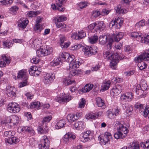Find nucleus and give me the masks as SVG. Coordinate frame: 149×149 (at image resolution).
Returning <instances> with one entry per match:
<instances>
[{"label": "nucleus", "instance_id": "nucleus-1", "mask_svg": "<svg viewBox=\"0 0 149 149\" xmlns=\"http://www.w3.org/2000/svg\"><path fill=\"white\" fill-rule=\"evenodd\" d=\"M103 55L105 58L108 60H110V66L112 69H115L117 63L119 62L120 58V55L118 53L113 54L111 53L109 51H104L103 53Z\"/></svg>", "mask_w": 149, "mask_h": 149}, {"label": "nucleus", "instance_id": "nucleus-2", "mask_svg": "<svg viewBox=\"0 0 149 149\" xmlns=\"http://www.w3.org/2000/svg\"><path fill=\"white\" fill-rule=\"evenodd\" d=\"M123 36V33L120 32L117 35H114L113 37V38H109L108 39V43L107 44V49L109 50L112 47V44L114 40L115 42H118L119 40L122 39Z\"/></svg>", "mask_w": 149, "mask_h": 149}, {"label": "nucleus", "instance_id": "nucleus-3", "mask_svg": "<svg viewBox=\"0 0 149 149\" xmlns=\"http://www.w3.org/2000/svg\"><path fill=\"white\" fill-rule=\"evenodd\" d=\"M53 51V49L49 47L40 48L36 51V54L38 57H42L47 56L51 54Z\"/></svg>", "mask_w": 149, "mask_h": 149}, {"label": "nucleus", "instance_id": "nucleus-4", "mask_svg": "<svg viewBox=\"0 0 149 149\" xmlns=\"http://www.w3.org/2000/svg\"><path fill=\"white\" fill-rule=\"evenodd\" d=\"M72 98V97L68 94H64L61 95L60 96L58 95L55 98V100L60 103L62 102H67L71 100Z\"/></svg>", "mask_w": 149, "mask_h": 149}, {"label": "nucleus", "instance_id": "nucleus-5", "mask_svg": "<svg viewBox=\"0 0 149 149\" xmlns=\"http://www.w3.org/2000/svg\"><path fill=\"white\" fill-rule=\"evenodd\" d=\"M19 105L16 103H9L7 107L8 111L10 113H15L20 111Z\"/></svg>", "mask_w": 149, "mask_h": 149}, {"label": "nucleus", "instance_id": "nucleus-6", "mask_svg": "<svg viewBox=\"0 0 149 149\" xmlns=\"http://www.w3.org/2000/svg\"><path fill=\"white\" fill-rule=\"evenodd\" d=\"M41 144L39 145V148L40 149H48L49 148L50 142L47 136H44L42 137L40 141Z\"/></svg>", "mask_w": 149, "mask_h": 149}, {"label": "nucleus", "instance_id": "nucleus-7", "mask_svg": "<svg viewBox=\"0 0 149 149\" xmlns=\"http://www.w3.org/2000/svg\"><path fill=\"white\" fill-rule=\"evenodd\" d=\"M100 142L102 145H105L109 141L110 139L112 138V136L111 134L108 132H106L104 134H102L101 136Z\"/></svg>", "mask_w": 149, "mask_h": 149}, {"label": "nucleus", "instance_id": "nucleus-8", "mask_svg": "<svg viewBox=\"0 0 149 149\" xmlns=\"http://www.w3.org/2000/svg\"><path fill=\"white\" fill-rule=\"evenodd\" d=\"M55 78L54 74L47 73L44 74L43 81L46 84L51 83Z\"/></svg>", "mask_w": 149, "mask_h": 149}, {"label": "nucleus", "instance_id": "nucleus-9", "mask_svg": "<svg viewBox=\"0 0 149 149\" xmlns=\"http://www.w3.org/2000/svg\"><path fill=\"white\" fill-rule=\"evenodd\" d=\"M115 125L117 126L118 132H121V133H123V135L125 137L127 135V134L128 132L127 128L123 125L118 121L117 122Z\"/></svg>", "mask_w": 149, "mask_h": 149}, {"label": "nucleus", "instance_id": "nucleus-10", "mask_svg": "<svg viewBox=\"0 0 149 149\" xmlns=\"http://www.w3.org/2000/svg\"><path fill=\"white\" fill-rule=\"evenodd\" d=\"M75 138V136L72 133L68 132L64 136L63 138V140L64 143L67 144Z\"/></svg>", "mask_w": 149, "mask_h": 149}, {"label": "nucleus", "instance_id": "nucleus-11", "mask_svg": "<svg viewBox=\"0 0 149 149\" xmlns=\"http://www.w3.org/2000/svg\"><path fill=\"white\" fill-rule=\"evenodd\" d=\"M135 59L137 61L141 59L145 61L149 60V49L146 50L143 54L135 57Z\"/></svg>", "mask_w": 149, "mask_h": 149}, {"label": "nucleus", "instance_id": "nucleus-12", "mask_svg": "<svg viewBox=\"0 0 149 149\" xmlns=\"http://www.w3.org/2000/svg\"><path fill=\"white\" fill-rule=\"evenodd\" d=\"M133 95L131 93L123 94L120 97L121 100L123 101L130 102L133 99Z\"/></svg>", "mask_w": 149, "mask_h": 149}, {"label": "nucleus", "instance_id": "nucleus-13", "mask_svg": "<svg viewBox=\"0 0 149 149\" xmlns=\"http://www.w3.org/2000/svg\"><path fill=\"white\" fill-rule=\"evenodd\" d=\"M123 89L122 86L118 85L111 89V93L114 96H117L121 93Z\"/></svg>", "mask_w": 149, "mask_h": 149}, {"label": "nucleus", "instance_id": "nucleus-14", "mask_svg": "<svg viewBox=\"0 0 149 149\" xmlns=\"http://www.w3.org/2000/svg\"><path fill=\"white\" fill-rule=\"evenodd\" d=\"M29 74L31 75L38 76L41 73V72L38 70L36 66H31L29 70Z\"/></svg>", "mask_w": 149, "mask_h": 149}, {"label": "nucleus", "instance_id": "nucleus-15", "mask_svg": "<svg viewBox=\"0 0 149 149\" xmlns=\"http://www.w3.org/2000/svg\"><path fill=\"white\" fill-rule=\"evenodd\" d=\"M15 89L12 86H8L6 88V92L7 95L10 97L15 95Z\"/></svg>", "mask_w": 149, "mask_h": 149}, {"label": "nucleus", "instance_id": "nucleus-16", "mask_svg": "<svg viewBox=\"0 0 149 149\" xmlns=\"http://www.w3.org/2000/svg\"><path fill=\"white\" fill-rule=\"evenodd\" d=\"M73 127L77 130H82L85 127L84 122L83 121H77L74 123Z\"/></svg>", "mask_w": 149, "mask_h": 149}, {"label": "nucleus", "instance_id": "nucleus-17", "mask_svg": "<svg viewBox=\"0 0 149 149\" xmlns=\"http://www.w3.org/2000/svg\"><path fill=\"white\" fill-rule=\"evenodd\" d=\"M17 78L18 79H28V77L26 74V70H22L19 71L18 73Z\"/></svg>", "mask_w": 149, "mask_h": 149}, {"label": "nucleus", "instance_id": "nucleus-18", "mask_svg": "<svg viewBox=\"0 0 149 149\" xmlns=\"http://www.w3.org/2000/svg\"><path fill=\"white\" fill-rule=\"evenodd\" d=\"M8 121L9 120V123L11 125H16L19 122V118L18 116L13 115L11 116L10 118H8Z\"/></svg>", "mask_w": 149, "mask_h": 149}, {"label": "nucleus", "instance_id": "nucleus-19", "mask_svg": "<svg viewBox=\"0 0 149 149\" xmlns=\"http://www.w3.org/2000/svg\"><path fill=\"white\" fill-rule=\"evenodd\" d=\"M105 26L103 21L97 22H95V30L102 31L105 28Z\"/></svg>", "mask_w": 149, "mask_h": 149}, {"label": "nucleus", "instance_id": "nucleus-20", "mask_svg": "<svg viewBox=\"0 0 149 149\" xmlns=\"http://www.w3.org/2000/svg\"><path fill=\"white\" fill-rule=\"evenodd\" d=\"M2 58L0 60V67H2L5 66L6 63L7 64H9L10 63V60L6 56H2Z\"/></svg>", "mask_w": 149, "mask_h": 149}, {"label": "nucleus", "instance_id": "nucleus-21", "mask_svg": "<svg viewBox=\"0 0 149 149\" xmlns=\"http://www.w3.org/2000/svg\"><path fill=\"white\" fill-rule=\"evenodd\" d=\"M123 19L121 17H117L114 21H112L109 23V26L110 27H112L113 26V25H114V22H116L118 23H120L123 24Z\"/></svg>", "mask_w": 149, "mask_h": 149}, {"label": "nucleus", "instance_id": "nucleus-22", "mask_svg": "<svg viewBox=\"0 0 149 149\" xmlns=\"http://www.w3.org/2000/svg\"><path fill=\"white\" fill-rule=\"evenodd\" d=\"M144 60H139L138 61H136L134 58V61L136 63H138V66L139 69L141 70H143L145 69L147 67V64L146 63L142 61Z\"/></svg>", "mask_w": 149, "mask_h": 149}, {"label": "nucleus", "instance_id": "nucleus-23", "mask_svg": "<svg viewBox=\"0 0 149 149\" xmlns=\"http://www.w3.org/2000/svg\"><path fill=\"white\" fill-rule=\"evenodd\" d=\"M69 70H70L69 73L70 77L71 76L78 75L81 72V70L78 69L69 68Z\"/></svg>", "mask_w": 149, "mask_h": 149}, {"label": "nucleus", "instance_id": "nucleus-24", "mask_svg": "<svg viewBox=\"0 0 149 149\" xmlns=\"http://www.w3.org/2000/svg\"><path fill=\"white\" fill-rule=\"evenodd\" d=\"M100 114V112H96L95 113H89L86 115V118L87 119H95L99 117Z\"/></svg>", "mask_w": 149, "mask_h": 149}, {"label": "nucleus", "instance_id": "nucleus-25", "mask_svg": "<svg viewBox=\"0 0 149 149\" xmlns=\"http://www.w3.org/2000/svg\"><path fill=\"white\" fill-rule=\"evenodd\" d=\"M81 63L79 61H73L69 64V68L77 69L78 68Z\"/></svg>", "mask_w": 149, "mask_h": 149}, {"label": "nucleus", "instance_id": "nucleus-26", "mask_svg": "<svg viewBox=\"0 0 149 149\" xmlns=\"http://www.w3.org/2000/svg\"><path fill=\"white\" fill-rule=\"evenodd\" d=\"M29 23L28 20L25 18H23L20 20L18 26L20 28L24 29Z\"/></svg>", "mask_w": 149, "mask_h": 149}, {"label": "nucleus", "instance_id": "nucleus-27", "mask_svg": "<svg viewBox=\"0 0 149 149\" xmlns=\"http://www.w3.org/2000/svg\"><path fill=\"white\" fill-rule=\"evenodd\" d=\"M55 23L57 28H60L63 31H66V26L64 23L56 21Z\"/></svg>", "mask_w": 149, "mask_h": 149}, {"label": "nucleus", "instance_id": "nucleus-28", "mask_svg": "<svg viewBox=\"0 0 149 149\" xmlns=\"http://www.w3.org/2000/svg\"><path fill=\"white\" fill-rule=\"evenodd\" d=\"M92 84H87L81 89V91L84 93L88 92L91 91L93 88Z\"/></svg>", "mask_w": 149, "mask_h": 149}, {"label": "nucleus", "instance_id": "nucleus-29", "mask_svg": "<svg viewBox=\"0 0 149 149\" xmlns=\"http://www.w3.org/2000/svg\"><path fill=\"white\" fill-rule=\"evenodd\" d=\"M97 105L99 107H102L104 108L105 106L104 105V101L102 100L101 97H97L96 98Z\"/></svg>", "mask_w": 149, "mask_h": 149}, {"label": "nucleus", "instance_id": "nucleus-30", "mask_svg": "<svg viewBox=\"0 0 149 149\" xmlns=\"http://www.w3.org/2000/svg\"><path fill=\"white\" fill-rule=\"evenodd\" d=\"M62 64V62L61 61V58L60 57L56 59H54L50 63V65L52 66H55L58 65H61Z\"/></svg>", "mask_w": 149, "mask_h": 149}, {"label": "nucleus", "instance_id": "nucleus-31", "mask_svg": "<svg viewBox=\"0 0 149 149\" xmlns=\"http://www.w3.org/2000/svg\"><path fill=\"white\" fill-rule=\"evenodd\" d=\"M6 143L8 144H11L13 143H17L19 141V139L15 136H13L11 138L7 139Z\"/></svg>", "mask_w": 149, "mask_h": 149}, {"label": "nucleus", "instance_id": "nucleus-32", "mask_svg": "<svg viewBox=\"0 0 149 149\" xmlns=\"http://www.w3.org/2000/svg\"><path fill=\"white\" fill-rule=\"evenodd\" d=\"M108 40H107V36L105 35H101L99 37V42L102 45H104L107 42L108 43Z\"/></svg>", "mask_w": 149, "mask_h": 149}, {"label": "nucleus", "instance_id": "nucleus-33", "mask_svg": "<svg viewBox=\"0 0 149 149\" xmlns=\"http://www.w3.org/2000/svg\"><path fill=\"white\" fill-rule=\"evenodd\" d=\"M128 148L130 149H139V144L137 142L133 141L130 143Z\"/></svg>", "mask_w": 149, "mask_h": 149}, {"label": "nucleus", "instance_id": "nucleus-34", "mask_svg": "<svg viewBox=\"0 0 149 149\" xmlns=\"http://www.w3.org/2000/svg\"><path fill=\"white\" fill-rule=\"evenodd\" d=\"M65 124L64 120H61L57 123L56 125L55 126V128L57 129H59L64 127Z\"/></svg>", "mask_w": 149, "mask_h": 149}, {"label": "nucleus", "instance_id": "nucleus-35", "mask_svg": "<svg viewBox=\"0 0 149 149\" xmlns=\"http://www.w3.org/2000/svg\"><path fill=\"white\" fill-rule=\"evenodd\" d=\"M21 130L23 132H28L32 135L34 134L35 132L33 130L32 127L28 126L23 127L21 129Z\"/></svg>", "mask_w": 149, "mask_h": 149}, {"label": "nucleus", "instance_id": "nucleus-36", "mask_svg": "<svg viewBox=\"0 0 149 149\" xmlns=\"http://www.w3.org/2000/svg\"><path fill=\"white\" fill-rule=\"evenodd\" d=\"M4 134V136L6 137L5 138L6 139V141H7V139L11 138V137L14 134L15 132H14L11 131H7L5 132Z\"/></svg>", "mask_w": 149, "mask_h": 149}, {"label": "nucleus", "instance_id": "nucleus-37", "mask_svg": "<svg viewBox=\"0 0 149 149\" xmlns=\"http://www.w3.org/2000/svg\"><path fill=\"white\" fill-rule=\"evenodd\" d=\"M82 51L84 52L85 56H91L92 54L91 52L90 47H83L82 49Z\"/></svg>", "mask_w": 149, "mask_h": 149}, {"label": "nucleus", "instance_id": "nucleus-38", "mask_svg": "<svg viewBox=\"0 0 149 149\" xmlns=\"http://www.w3.org/2000/svg\"><path fill=\"white\" fill-rule=\"evenodd\" d=\"M41 106V104L39 102H35L31 103L29 105V108L31 109H38Z\"/></svg>", "mask_w": 149, "mask_h": 149}, {"label": "nucleus", "instance_id": "nucleus-39", "mask_svg": "<svg viewBox=\"0 0 149 149\" xmlns=\"http://www.w3.org/2000/svg\"><path fill=\"white\" fill-rule=\"evenodd\" d=\"M116 12L117 13L121 15L127 13V10L122 8L121 6L119 5L117 6L116 10Z\"/></svg>", "mask_w": 149, "mask_h": 149}, {"label": "nucleus", "instance_id": "nucleus-40", "mask_svg": "<svg viewBox=\"0 0 149 149\" xmlns=\"http://www.w3.org/2000/svg\"><path fill=\"white\" fill-rule=\"evenodd\" d=\"M141 41L142 43L146 44L149 43V34H145L143 37L142 36L141 37Z\"/></svg>", "mask_w": 149, "mask_h": 149}, {"label": "nucleus", "instance_id": "nucleus-41", "mask_svg": "<svg viewBox=\"0 0 149 149\" xmlns=\"http://www.w3.org/2000/svg\"><path fill=\"white\" fill-rule=\"evenodd\" d=\"M110 81H109L104 83L102 86L101 89L102 91L108 90L110 87Z\"/></svg>", "mask_w": 149, "mask_h": 149}, {"label": "nucleus", "instance_id": "nucleus-42", "mask_svg": "<svg viewBox=\"0 0 149 149\" xmlns=\"http://www.w3.org/2000/svg\"><path fill=\"white\" fill-rule=\"evenodd\" d=\"M148 86L146 82L144 80L141 81L140 87L139 86L138 88H140L142 91H146L147 89Z\"/></svg>", "mask_w": 149, "mask_h": 149}, {"label": "nucleus", "instance_id": "nucleus-43", "mask_svg": "<svg viewBox=\"0 0 149 149\" xmlns=\"http://www.w3.org/2000/svg\"><path fill=\"white\" fill-rule=\"evenodd\" d=\"M89 5V3L86 1H82L79 3L78 5V7L82 9L86 8Z\"/></svg>", "mask_w": 149, "mask_h": 149}, {"label": "nucleus", "instance_id": "nucleus-44", "mask_svg": "<svg viewBox=\"0 0 149 149\" xmlns=\"http://www.w3.org/2000/svg\"><path fill=\"white\" fill-rule=\"evenodd\" d=\"M41 43V40L38 38L35 39L33 42L34 47L36 48H39L40 46Z\"/></svg>", "mask_w": 149, "mask_h": 149}, {"label": "nucleus", "instance_id": "nucleus-45", "mask_svg": "<svg viewBox=\"0 0 149 149\" xmlns=\"http://www.w3.org/2000/svg\"><path fill=\"white\" fill-rule=\"evenodd\" d=\"M123 133H121V132H117L114 134V136L116 139H123L125 137L123 135Z\"/></svg>", "mask_w": 149, "mask_h": 149}, {"label": "nucleus", "instance_id": "nucleus-46", "mask_svg": "<svg viewBox=\"0 0 149 149\" xmlns=\"http://www.w3.org/2000/svg\"><path fill=\"white\" fill-rule=\"evenodd\" d=\"M67 17L64 15L58 16L56 17V21L63 22L67 20Z\"/></svg>", "mask_w": 149, "mask_h": 149}, {"label": "nucleus", "instance_id": "nucleus-47", "mask_svg": "<svg viewBox=\"0 0 149 149\" xmlns=\"http://www.w3.org/2000/svg\"><path fill=\"white\" fill-rule=\"evenodd\" d=\"M131 36L134 38H140L142 36L141 33L137 32H132L131 34Z\"/></svg>", "mask_w": 149, "mask_h": 149}, {"label": "nucleus", "instance_id": "nucleus-48", "mask_svg": "<svg viewBox=\"0 0 149 149\" xmlns=\"http://www.w3.org/2000/svg\"><path fill=\"white\" fill-rule=\"evenodd\" d=\"M107 113L108 117L110 118H113L116 116L114 112L111 109L108 110L107 112Z\"/></svg>", "mask_w": 149, "mask_h": 149}, {"label": "nucleus", "instance_id": "nucleus-49", "mask_svg": "<svg viewBox=\"0 0 149 149\" xmlns=\"http://www.w3.org/2000/svg\"><path fill=\"white\" fill-rule=\"evenodd\" d=\"M89 41L92 44L96 42L98 39V37L96 35H94L93 36H91L89 38Z\"/></svg>", "mask_w": 149, "mask_h": 149}, {"label": "nucleus", "instance_id": "nucleus-50", "mask_svg": "<svg viewBox=\"0 0 149 149\" xmlns=\"http://www.w3.org/2000/svg\"><path fill=\"white\" fill-rule=\"evenodd\" d=\"M27 80V79H23L22 81L19 84L18 87L22 88L28 85Z\"/></svg>", "mask_w": 149, "mask_h": 149}, {"label": "nucleus", "instance_id": "nucleus-51", "mask_svg": "<svg viewBox=\"0 0 149 149\" xmlns=\"http://www.w3.org/2000/svg\"><path fill=\"white\" fill-rule=\"evenodd\" d=\"M74 58L75 57L74 55H70L69 54V56L67 57L66 61L68 62H70V63L72 61L75 60L74 59Z\"/></svg>", "mask_w": 149, "mask_h": 149}, {"label": "nucleus", "instance_id": "nucleus-52", "mask_svg": "<svg viewBox=\"0 0 149 149\" xmlns=\"http://www.w3.org/2000/svg\"><path fill=\"white\" fill-rule=\"evenodd\" d=\"M69 56V54L65 52H62L60 54V56L59 57L61 59L63 58L64 60H66L67 57Z\"/></svg>", "mask_w": 149, "mask_h": 149}, {"label": "nucleus", "instance_id": "nucleus-53", "mask_svg": "<svg viewBox=\"0 0 149 149\" xmlns=\"http://www.w3.org/2000/svg\"><path fill=\"white\" fill-rule=\"evenodd\" d=\"M86 104V101L85 99L82 98L81 99V101L79 102L78 107L80 108H83L85 106Z\"/></svg>", "mask_w": 149, "mask_h": 149}, {"label": "nucleus", "instance_id": "nucleus-54", "mask_svg": "<svg viewBox=\"0 0 149 149\" xmlns=\"http://www.w3.org/2000/svg\"><path fill=\"white\" fill-rule=\"evenodd\" d=\"M144 110V111H143V115L144 117H146L149 114V107L146 106Z\"/></svg>", "mask_w": 149, "mask_h": 149}, {"label": "nucleus", "instance_id": "nucleus-55", "mask_svg": "<svg viewBox=\"0 0 149 149\" xmlns=\"http://www.w3.org/2000/svg\"><path fill=\"white\" fill-rule=\"evenodd\" d=\"M28 16L29 17H35L38 15L36 12L34 11H29L27 13Z\"/></svg>", "mask_w": 149, "mask_h": 149}, {"label": "nucleus", "instance_id": "nucleus-56", "mask_svg": "<svg viewBox=\"0 0 149 149\" xmlns=\"http://www.w3.org/2000/svg\"><path fill=\"white\" fill-rule=\"evenodd\" d=\"M12 3V1L10 0H0V4L2 5H5Z\"/></svg>", "mask_w": 149, "mask_h": 149}, {"label": "nucleus", "instance_id": "nucleus-57", "mask_svg": "<svg viewBox=\"0 0 149 149\" xmlns=\"http://www.w3.org/2000/svg\"><path fill=\"white\" fill-rule=\"evenodd\" d=\"M92 135L91 132V131H86L83 134L82 136H83V137H85L86 138H91L90 136Z\"/></svg>", "mask_w": 149, "mask_h": 149}, {"label": "nucleus", "instance_id": "nucleus-58", "mask_svg": "<svg viewBox=\"0 0 149 149\" xmlns=\"http://www.w3.org/2000/svg\"><path fill=\"white\" fill-rule=\"evenodd\" d=\"M52 119V117L51 116L45 117L43 118L42 122L43 123H48Z\"/></svg>", "mask_w": 149, "mask_h": 149}, {"label": "nucleus", "instance_id": "nucleus-59", "mask_svg": "<svg viewBox=\"0 0 149 149\" xmlns=\"http://www.w3.org/2000/svg\"><path fill=\"white\" fill-rule=\"evenodd\" d=\"M78 34L79 39H82L86 36L85 33L83 30H81L80 31L78 32Z\"/></svg>", "mask_w": 149, "mask_h": 149}, {"label": "nucleus", "instance_id": "nucleus-60", "mask_svg": "<svg viewBox=\"0 0 149 149\" xmlns=\"http://www.w3.org/2000/svg\"><path fill=\"white\" fill-rule=\"evenodd\" d=\"M145 25V21L144 20H142L137 23L136 24L135 26L136 27L140 28L141 27H142Z\"/></svg>", "mask_w": 149, "mask_h": 149}, {"label": "nucleus", "instance_id": "nucleus-61", "mask_svg": "<svg viewBox=\"0 0 149 149\" xmlns=\"http://www.w3.org/2000/svg\"><path fill=\"white\" fill-rule=\"evenodd\" d=\"M70 44V42L66 41L63 43H60V45L62 48L68 47Z\"/></svg>", "mask_w": 149, "mask_h": 149}, {"label": "nucleus", "instance_id": "nucleus-62", "mask_svg": "<svg viewBox=\"0 0 149 149\" xmlns=\"http://www.w3.org/2000/svg\"><path fill=\"white\" fill-rule=\"evenodd\" d=\"M69 117L70 120L72 121H74L78 119V118L77 116V115H76L75 113L73 114H70L69 115Z\"/></svg>", "mask_w": 149, "mask_h": 149}, {"label": "nucleus", "instance_id": "nucleus-63", "mask_svg": "<svg viewBox=\"0 0 149 149\" xmlns=\"http://www.w3.org/2000/svg\"><path fill=\"white\" fill-rule=\"evenodd\" d=\"M67 0H56V3L57 6H62L63 4L65 3Z\"/></svg>", "mask_w": 149, "mask_h": 149}, {"label": "nucleus", "instance_id": "nucleus-64", "mask_svg": "<svg viewBox=\"0 0 149 149\" xmlns=\"http://www.w3.org/2000/svg\"><path fill=\"white\" fill-rule=\"evenodd\" d=\"M91 53L92 54H95L97 52L98 50L97 48L95 47L92 46L90 47Z\"/></svg>", "mask_w": 149, "mask_h": 149}]
</instances>
